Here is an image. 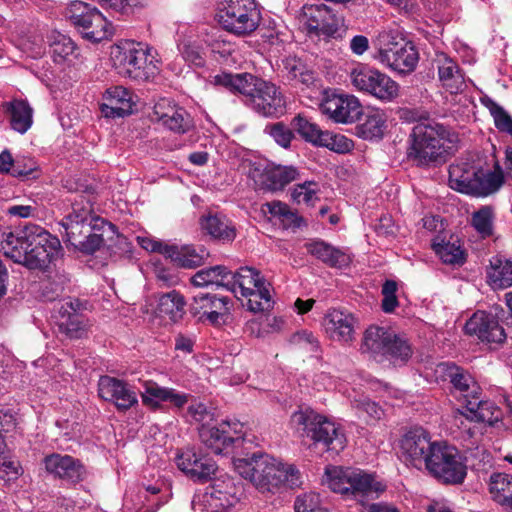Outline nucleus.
Wrapping results in <instances>:
<instances>
[{
    "label": "nucleus",
    "mask_w": 512,
    "mask_h": 512,
    "mask_svg": "<svg viewBox=\"0 0 512 512\" xmlns=\"http://www.w3.org/2000/svg\"><path fill=\"white\" fill-rule=\"evenodd\" d=\"M59 225L64 242L75 250L92 254L116 234L115 226L93 212L90 195H76L71 210Z\"/></svg>",
    "instance_id": "obj_1"
},
{
    "label": "nucleus",
    "mask_w": 512,
    "mask_h": 512,
    "mask_svg": "<svg viewBox=\"0 0 512 512\" xmlns=\"http://www.w3.org/2000/svg\"><path fill=\"white\" fill-rule=\"evenodd\" d=\"M0 250L15 263L30 269H46L62 255L60 240L37 224L2 233Z\"/></svg>",
    "instance_id": "obj_2"
},
{
    "label": "nucleus",
    "mask_w": 512,
    "mask_h": 512,
    "mask_svg": "<svg viewBox=\"0 0 512 512\" xmlns=\"http://www.w3.org/2000/svg\"><path fill=\"white\" fill-rule=\"evenodd\" d=\"M234 470L265 496L282 494L302 485V475L293 464L268 454L232 457Z\"/></svg>",
    "instance_id": "obj_3"
},
{
    "label": "nucleus",
    "mask_w": 512,
    "mask_h": 512,
    "mask_svg": "<svg viewBox=\"0 0 512 512\" xmlns=\"http://www.w3.org/2000/svg\"><path fill=\"white\" fill-rule=\"evenodd\" d=\"M215 84L242 95L243 103L263 117H280L286 102L280 90L270 82L249 73H220Z\"/></svg>",
    "instance_id": "obj_4"
},
{
    "label": "nucleus",
    "mask_w": 512,
    "mask_h": 512,
    "mask_svg": "<svg viewBox=\"0 0 512 512\" xmlns=\"http://www.w3.org/2000/svg\"><path fill=\"white\" fill-rule=\"evenodd\" d=\"M110 57L118 74L131 79L148 80L160 70L156 51L141 42L120 41L111 47Z\"/></svg>",
    "instance_id": "obj_5"
},
{
    "label": "nucleus",
    "mask_w": 512,
    "mask_h": 512,
    "mask_svg": "<svg viewBox=\"0 0 512 512\" xmlns=\"http://www.w3.org/2000/svg\"><path fill=\"white\" fill-rule=\"evenodd\" d=\"M457 137L439 123H418L410 134L408 158L417 165H429L453 149Z\"/></svg>",
    "instance_id": "obj_6"
},
{
    "label": "nucleus",
    "mask_w": 512,
    "mask_h": 512,
    "mask_svg": "<svg viewBox=\"0 0 512 512\" xmlns=\"http://www.w3.org/2000/svg\"><path fill=\"white\" fill-rule=\"evenodd\" d=\"M503 182L501 170H484L474 162L460 160L449 167L450 188L463 194L486 197L497 192Z\"/></svg>",
    "instance_id": "obj_7"
},
{
    "label": "nucleus",
    "mask_w": 512,
    "mask_h": 512,
    "mask_svg": "<svg viewBox=\"0 0 512 512\" xmlns=\"http://www.w3.org/2000/svg\"><path fill=\"white\" fill-rule=\"evenodd\" d=\"M373 58L384 67L399 74H409L415 70L419 54L415 45L395 29H385L374 42Z\"/></svg>",
    "instance_id": "obj_8"
},
{
    "label": "nucleus",
    "mask_w": 512,
    "mask_h": 512,
    "mask_svg": "<svg viewBox=\"0 0 512 512\" xmlns=\"http://www.w3.org/2000/svg\"><path fill=\"white\" fill-rule=\"evenodd\" d=\"M227 290L237 298L247 299L246 306L251 312L268 311L274 306L271 283L253 267H241L234 273L229 271Z\"/></svg>",
    "instance_id": "obj_9"
},
{
    "label": "nucleus",
    "mask_w": 512,
    "mask_h": 512,
    "mask_svg": "<svg viewBox=\"0 0 512 512\" xmlns=\"http://www.w3.org/2000/svg\"><path fill=\"white\" fill-rule=\"evenodd\" d=\"M290 425L315 444L324 445L328 451L338 454L346 446V437L339 425L311 408L299 409L292 413Z\"/></svg>",
    "instance_id": "obj_10"
},
{
    "label": "nucleus",
    "mask_w": 512,
    "mask_h": 512,
    "mask_svg": "<svg viewBox=\"0 0 512 512\" xmlns=\"http://www.w3.org/2000/svg\"><path fill=\"white\" fill-rule=\"evenodd\" d=\"M323 482L335 493L351 496L359 501L377 498L386 486L360 469L328 466Z\"/></svg>",
    "instance_id": "obj_11"
},
{
    "label": "nucleus",
    "mask_w": 512,
    "mask_h": 512,
    "mask_svg": "<svg viewBox=\"0 0 512 512\" xmlns=\"http://www.w3.org/2000/svg\"><path fill=\"white\" fill-rule=\"evenodd\" d=\"M353 88L382 103L394 102L400 95V85L385 72L368 64L356 63L349 71Z\"/></svg>",
    "instance_id": "obj_12"
},
{
    "label": "nucleus",
    "mask_w": 512,
    "mask_h": 512,
    "mask_svg": "<svg viewBox=\"0 0 512 512\" xmlns=\"http://www.w3.org/2000/svg\"><path fill=\"white\" fill-rule=\"evenodd\" d=\"M362 350L374 357H386L394 365L406 363L412 354L406 340L398 337L390 328L377 325H372L365 331Z\"/></svg>",
    "instance_id": "obj_13"
},
{
    "label": "nucleus",
    "mask_w": 512,
    "mask_h": 512,
    "mask_svg": "<svg viewBox=\"0 0 512 512\" xmlns=\"http://www.w3.org/2000/svg\"><path fill=\"white\" fill-rule=\"evenodd\" d=\"M218 22L227 32L236 36H248L261 20V13L254 0H224L218 14Z\"/></svg>",
    "instance_id": "obj_14"
},
{
    "label": "nucleus",
    "mask_w": 512,
    "mask_h": 512,
    "mask_svg": "<svg viewBox=\"0 0 512 512\" xmlns=\"http://www.w3.org/2000/svg\"><path fill=\"white\" fill-rule=\"evenodd\" d=\"M423 468L444 483L459 484L466 476V465L459 451L445 441L434 443Z\"/></svg>",
    "instance_id": "obj_15"
},
{
    "label": "nucleus",
    "mask_w": 512,
    "mask_h": 512,
    "mask_svg": "<svg viewBox=\"0 0 512 512\" xmlns=\"http://www.w3.org/2000/svg\"><path fill=\"white\" fill-rule=\"evenodd\" d=\"M199 435L204 445L215 454H234L246 442L245 427L239 421H223L218 426L202 424Z\"/></svg>",
    "instance_id": "obj_16"
},
{
    "label": "nucleus",
    "mask_w": 512,
    "mask_h": 512,
    "mask_svg": "<svg viewBox=\"0 0 512 512\" xmlns=\"http://www.w3.org/2000/svg\"><path fill=\"white\" fill-rule=\"evenodd\" d=\"M239 490L229 477L217 479L205 493L193 499V509L196 512H228L239 502Z\"/></svg>",
    "instance_id": "obj_17"
},
{
    "label": "nucleus",
    "mask_w": 512,
    "mask_h": 512,
    "mask_svg": "<svg viewBox=\"0 0 512 512\" xmlns=\"http://www.w3.org/2000/svg\"><path fill=\"white\" fill-rule=\"evenodd\" d=\"M499 312H502L499 307L477 310L465 324L466 334L475 336L481 342L490 345L503 343L506 339V333L500 324Z\"/></svg>",
    "instance_id": "obj_18"
},
{
    "label": "nucleus",
    "mask_w": 512,
    "mask_h": 512,
    "mask_svg": "<svg viewBox=\"0 0 512 512\" xmlns=\"http://www.w3.org/2000/svg\"><path fill=\"white\" fill-rule=\"evenodd\" d=\"M436 443L423 427L407 430L399 439V453L403 461L414 468L422 469L432 446Z\"/></svg>",
    "instance_id": "obj_19"
},
{
    "label": "nucleus",
    "mask_w": 512,
    "mask_h": 512,
    "mask_svg": "<svg viewBox=\"0 0 512 512\" xmlns=\"http://www.w3.org/2000/svg\"><path fill=\"white\" fill-rule=\"evenodd\" d=\"M320 110L335 123L352 124L363 114L360 100L345 93L326 94L320 104Z\"/></svg>",
    "instance_id": "obj_20"
},
{
    "label": "nucleus",
    "mask_w": 512,
    "mask_h": 512,
    "mask_svg": "<svg viewBox=\"0 0 512 512\" xmlns=\"http://www.w3.org/2000/svg\"><path fill=\"white\" fill-rule=\"evenodd\" d=\"M177 468L194 482L204 483L212 479L217 472L215 462L196 452L194 448L181 450L176 454Z\"/></svg>",
    "instance_id": "obj_21"
},
{
    "label": "nucleus",
    "mask_w": 512,
    "mask_h": 512,
    "mask_svg": "<svg viewBox=\"0 0 512 512\" xmlns=\"http://www.w3.org/2000/svg\"><path fill=\"white\" fill-rule=\"evenodd\" d=\"M229 299L209 293H198L193 296L190 304L191 313L200 321H208L212 325L225 322L230 311Z\"/></svg>",
    "instance_id": "obj_22"
},
{
    "label": "nucleus",
    "mask_w": 512,
    "mask_h": 512,
    "mask_svg": "<svg viewBox=\"0 0 512 512\" xmlns=\"http://www.w3.org/2000/svg\"><path fill=\"white\" fill-rule=\"evenodd\" d=\"M45 470L68 484H76L85 479L83 464L70 455L53 453L44 458Z\"/></svg>",
    "instance_id": "obj_23"
},
{
    "label": "nucleus",
    "mask_w": 512,
    "mask_h": 512,
    "mask_svg": "<svg viewBox=\"0 0 512 512\" xmlns=\"http://www.w3.org/2000/svg\"><path fill=\"white\" fill-rule=\"evenodd\" d=\"M141 399L146 407L153 410L159 409L164 402H169L178 409L189 403L188 394L173 388L160 386L151 380L144 381Z\"/></svg>",
    "instance_id": "obj_24"
},
{
    "label": "nucleus",
    "mask_w": 512,
    "mask_h": 512,
    "mask_svg": "<svg viewBox=\"0 0 512 512\" xmlns=\"http://www.w3.org/2000/svg\"><path fill=\"white\" fill-rule=\"evenodd\" d=\"M327 378V376H325ZM329 383L324 385L325 389H337L345 395L351 404V407L356 410L359 417L367 416L371 420H379L383 415L382 408L375 402L371 401L363 392L357 390L354 386L346 381L333 382L328 377Z\"/></svg>",
    "instance_id": "obj_25"
},
{
    "label": "nucleus",
    "mask_w": 512,
    "mask_h": 512,
    "mask_svg": "<svg viewBox=\"0 0 512 512\" xmlns=\"http://www.w3.org/2000/svg\"><path fill=\"white\" fill-rule=\"evenodd\" d=\"M462 416L471 422L496 426L503 419L501 409L491 400H480L479 392L474 393L465 400V405L459 411Z\"/></svg>",
    "instance_id": "obj_26"
},
{
    "label": "nucleus",
    "mask_w": 512,
    "mask_h": 512,
    "mask_svg": "<svg viewBox=\"0 0 512 512\" xmlns=\"http://www.w3.org/2000/svg\"><path fill=\"white\" fill-rule=\"evenodd\" d=\"M323 328L327 336L337 342L349 343L354 339L356 320L353 314L331 309L323 318Z\"/></svg>",
    "instance_id": "obj_27"
},
{
    "label": "nucleus",
    "mask_w": 512,
    "mask_h": 512,
    "mask_svg": "<svg viewBox=\"0 0 512 512\" xmlns=\"http://www.w3.org/2000/svg\"><path fill=\"white\" fill-rule=\"evenodd\" d=\"M98 393L102 399L113 402L118 409L127 410L138 403L135 391L122 380L110 376L99 379Z\"/></svg>",
    "instance_id": "obj_28"
},
{
    "label": "nucleus",
    "mask_w": 512,
    "mask_h": 512,
    "mask_svg": "<svg viewBox=\"0 0 512 512\" xmlns=\"http://www.w3.org/2000/svg\"><path fill=\"white\" fill-rule=\"evenodd\" d=\"M134 105L133 95L128 89L114 86L105 91L100 109L104 117L117 118L131 114Z\"/></svg>",
    "instance_id": "obj_29"
},
{
    "label": "nucleus",
    "mask_w": 512,
    "mask_h": 512,
    "mask_svg": "<svg viewBox=\"0 0 512 512\" xmlns=\"http://www.w3.org/2000/svg\"><path fill=\"white\" fill-rule=\"evenodd\" d=\"M80 302L78 300H65L59 308V328L70 338L83 337L90 326L88 320L79 313Z\"/></svg>",
    "instance_id": "obj_30"
},
{
    "label": "nucleus",
    "mask_w": 512,
    "mask_h": 512,
    "mask_svg": "<svg viewBox=\"0 0 512 512\" xmlns=\"http://www.w3.org/2000/svg\"><path fill=\"white\" fill-rule=\"evenodd\" d=\"M178 50L183 59L195 66L204 64L202 53L206 47L203 38L204 32H198L193 28L185 27L178 34Z\"/></svg>",
    "instance_id": "obj_31"
},
{
    "label": "nucleus",
    "mask_w": 512,
    "mask_h": 512,
    "mask_svg": "<svg viewBox=\"0 0 512 512\" xmlns=\"http://www.w3.org/2000/svg\"><path fill=\"white\" fill-rule=\"evenodd\" d=\"M438 78L442 87L451 94H458L464 91L466 82L464 74L457 63L446 54H440L436 59Z\"/></svg>",
    "instance_id": "obj_32"
},
{
    "label": "nucleus",
    "mask_w": 512,
    "mask_h": 512,
    "mask_svg": "<svg viewBox=\"0 0 512 512\" xmlns=\"http://www.w3.org/2000/svg\"><path fill=\"white\" fill-rule=\"evenodd\" d=\"M431 247L445 264L461 265L464 263V250L459 239L453 235L447 233L436 234L431 240Z\"/></svg>",
    "instance_id": "obj_33"
},
{
    "label": "nucleus",
    "mask_w": 512,
    "mask_h": 512,
    "mask_svg": "<svg viewBox=\"0 0 512 512\" xmlns=\"http://www.w3.org/2000/svg\"><path fill=\"white\" fill-rule=\"evenodd\" d=\"M435 373L437 377L443 380L448 379L457 390L466 393V399L469 398V391L471 396L474 393H478L479 387L476 385L473 378L461 367L452 362H441L437 364Z\"/></svg>",
    "instance_id": "obj_34"
},
{
    "label": "nucleus",
    "mask_w": 512,
    "mask_h": 512,
    "mask_svg": "<svg viewBox=\"0 0 512 512\" xmlns=\"http://www.w3.org/2000/svg\"><path fill=\"white\" fill-rule=\"evenodd\" d=\"M155 302L156 308L153 313L156 317L169 320L171 322H177L182 319L185 314V298L176 290L159 294L156 297Z\"/></svg>",
    "instance_id": "obj_35"
},
{
    "label": "nucleus",
    "mask_w": 512,
    "mask_h": 512,
    "mask_svg": "<svg viewBox=\"0 0 512 512\" xmlns=\"http://www.w3.org/2000/svg\"><path fill=\"white\" fill-rule=\"evenodd\" d=\"M50 53L53 61L60 65L74 66L78 62L79 49L73 40L59 32L49 36Z\"/></svg>",
    "instance_id": "obj_36"
},
{
    "label": "nucleus",
    "mask_w": 512,
    "mask_h": 512,
    "mask_svg": "<svg viewBox=\"0 0 512 512\" xmlns=\"http://www.w3.org/2000/svg\"><path fill=\"white\" fill-rule=\"evenodd\" d=\"M386 122L387 116L382 109H370L364 114L362 122L355 127V133L364 140H380L384 136Z\"/></svg>",
    "instance_id": "obj_37"
},
{
    "label": "nucleus",
    "mask_w": 512,
    "mask_h": 512,
    "mask_svg": "<svg viewBox=\"0 0 512 512\" xmlns=\"http://www.w3.org/2000/svg\"><path fill=\"white\" fill-rule=\"evenodd\" d=\"M298 177L299 171L294 166H268L261 175L260 185L271 191L282 190Z\"/></svg>",
    "instance_id": "obj_38"
},
{
    "label": "nucleus",
    "mask_w": 512,
    "mask_h": 512,
    "mask_svg": "<svg viewBox=\"0 0 512 512\" xmlns=\"http://www.w3.org/2000/svg\"><path fill=\"white\" fill-rule=\"evenodd\" d=\"M307 251L332 267H346L351 261V257L346 252L337 249L324 241H313L306 245Z\"/></svg>",
    "instance_id": "obj_39"
},
{
    "label": "nucleus",
    "mask_w": 512,
    "mask_h": 512,
    "mask_svg": "<svg viewBox=\"0 0 512 512\" xmlns=\"http://www.w3.org/2000/svg\"><path fill=\"white\" fill-rule=\"evenodd\" d=\"M487 282L493 289H505L512 286V260L495 256L486 270Z\"/></svg>",
    "instance_id": "obj_40"
},
{
    "label": "nucleus",
    "mask_w": 512,
    "mask_h": 512,
    "mask_svg": "<svg viewBox=\"0 0 512 512\" xmlns=\"http://www.w3.org/2000/svg\"><path fill=\"white\" fill-rule=\"evenodd\" d=\"M6 111L10 116V124L14 131L24 134L33 123V110L25 100L15 99L6 103Z\"/></svg>",
    "instance_id": "obj_41"
},
{
    "label": "nucleus",
    "mask_w": 512,
    "mask_h": 512,
    "mask_svg": "<svg viewBox=\"0 0 512 512\" xmlns=\"http://www.w3.org/2000/svg\"><path fill=\"white\" fill-rule=\"evenodd\" d=\"M488 485L489 493L495 502L512 508V475L493 473Z\"/></svg>",
    "instance_id": "obj_42"
},
{
    "label": "nucleus",
    "mask_w": 512,
    "mask_h": 512,
    "mask_svg": "<svg viewBox=\"0 0 512 512\" xmlns=\"http://www.w3.org/2000/svg\"><path fill=\"white\" fill-rule=\"evenodd\" d=\"M164 256L182 268H196L203 262L204 256L191 246L172 245L164 250Z\"/></svg>",
    "instance_id": "obj_43"
},
{
    "label": "nucleus",
    "mask_w": 512,
    "mask_h": 512,
    "mask_svg": "<svg viewBox=\"0 0 512 512\" xmlns=\"http://www.w3.org/2000/svg\"><path fill=\"white\" fill-rule=\"evenodd\" d=\"M229 280V270L227 267L217 265L214 267L202 269L198 271L191 279V282L196 287H206L215 285L223 287L227 290Z\"/></svg>",
    "instance_id": "obj_44"
},
{
    "label": "nucleus",
    "mask_w": 512,
    "mask_h": 512,
    "mask_svg": "<svg viewBox=\"0 0 512 512\" xmlns=\"http://www.w3.org/2000/svg\"><path fill=\"white\" fill-rule=\"evenodd\" d=\"M201 227L213 238L231 241L235 238V228L224 216H207L201 220Z\"/></svg>",
    "instance_id": "obj_45"
},
{
    "label": "nucleus",
    "mask_w": 512,
    "mask_h": 512,
    "mask_svg": "<svg viewBox=\"0 0 512 512\" xmlns=\"http://www.w3.org/2000/svg\"><path fill=\"white\" fill-rule=\"evenodd\" d=\"M84 38L92 42H100L112 35V25L98 10L93 12L91 20L80 30Z\"/></svg>",
    "instance_id": "obj_46"
},
{
    "label": "nucleus",
    "mask_w": 512,
    "mask_h": 512,
    "mask_svg": "<svg viewBox=\"0 0 512 512\" xmlns=\"http://www.w3.org/2000/svg\"><path fill=\"white\" fill-rule=\"evenodd\" d=\"M495 212L491 206H482L471 215V226L481 236L488 238L493 235Z\"/></svg>",
    "instance_id": "obj_47"
},
{
    "label": "nucleus",
    "mask_w": 512,
    "mask_h": 512,
    "mask_svg": "<svg viewBox=\"0 0 512 512\" xmlns=\"http://www.w3.org/2000/svg\"><path fill=\"white\" fill-rule=\"evenodd\" d=\"M328 9L329 7L324 4H306L301 9L299 21L310 33L317 34Z\"/></svg>",
    "instance_id": "obj_48"
},
{
    "label": "nucleus",
    "mask_w": 512,
    "mask_h": 512,
    "mask_svg": "<svg viewBox=\"0 0 512 512\" xmlns=\"http://www.w3.org/2000/svg\"><path fill=\"white\" fill-rule=\"evenodd\" d=\"M292 126L306 142L318 147L324 130H321L316 123L310 121L303 115H297L292 120Z\"/></svg>",
    "instance_id": "obj_49"
},
{
    "label": "nucleus",
    "mask_w": 512,
    "mask_h": 512,
    "mask_svg": "<svg viewBox=\"0 0 512 512\" xmlns=\"http://www.w3.org/2000/svg\"><path fill=\"white\" fill-rule=\"evenodd\" d=\"M97 11L96 7L82 1H73L66 9V17L80 31L91 20L92 13Z\"/></svg>",
    "instance_id": "obj_50"
},
{
    "label": "nucleus",
    "mask_w": 512,
    "mask_h": 512,
    "mask_svg": "<svg viewBox=\"0 0 512 512\" xmlns=\"http://www.w3.org/2000/svg\"><path fill=\"white\" fill-rule=\"evenodd\" d=\"M203 41L206 47L210 48L213 53H217L222 57L229 56L233 53L235 47L225 35L218 29H212L210 32H204Z\"/></svg>",
    "instance_id": "obj_51"
},
{
    "label": "nucleus",
    "mask_w": 512,
    "mask_h": 512,
    "mask_svg": "<svg viewBox=\"0 0 512 512\" xmlns=\"http://www.w3.org/2000/svg\"><path fill=\"white\" fill-rule=\"evenodd\" d=\"M320 186L314 181H305L291 191V198L297 204L314 205L319 200Z\"/></svg>",
    "instance_id": "obj_52"
},
{
    "label": "nucleus",
    "mask_w": 512,
    "mask_h": 512,
    "mask_svg": "<svg viewBox=\"0 0 512 512\" xmlns=\"http://www.w3.org/2000/svg\"><path fill=\"white\" fill-rule=\"evenodd\" d=\"M264 213L270 214L272 217L279 219L284 226H298L299 218L295 212H293L289 206L280 201H273L265 203L262 206Z\"/></svg>",
    "instance_id": "obj_53"
},
{
    "label": "nucleus",
    "mask_w": 512,
    "mask_h": 512,
    "mask_svg": "<svg viewBox=\"0 0 512 512\" xmlns=\"http://www.w3.org/2000/svg\"><path fill=\"white\" fill-rule=\"evenodd\" d=\"M37 202L33 199H16L5 208V214L10 218L28 219L38 216Z\"/></svg>",
    "instance_id": "obj_54"
},
{
    "label": "nucleus",
    "mask_w": 512,
    "mask_h": 512,
    "mask_svg": "<svg viewBox=\"0 0 512 512\" xmlns=\"http://www.w3.org/2000/svg\"><path fill=\"white\" fill-rule=\"evenodd\" d=\"M318 147L327 148L338 154H345L353 149L354 143L345 135L324 131V134L318 143Z\"/></svg>",
    "instance_id": "obj_55"
},
{
    "label": "nucleus",
    "mask_w": 512,
    "mask_h": 512,
    "mask_svg": "<svg viewBox=\"0 0 512 512\" xmlns=\"http://www.w3.org/2000/svg\"><path fill=\"white\" fill-rule=\"evenodd\" d=\"M161 123L169 130L178 134H184L192 127V120L189 114L184 108L178 106Z\"/></svg>",
    "instance_id": "obj_56"
},
{
    "label": "nucleus",
    "mask_w": 512,
    "mask_h": 512,
    "mask_svg": "<svg viewBox=\"0 0 512 512\" xmlns=\"http://www.w3.org/2000/svg\"><path fill=\"white\" fill-rule=\"evenodd\" d=\"M482 103L489 109L497 129L512 135V118L507 112L489 97H483Z\"/></svg>",
    "instance_id": "obj_57"
},
{
    "label": "nucleus",
    "mask_w": 512,
    "mask_h": 512,
    "mask_svg": "<svg viewBox=\"0 0 512 512\" xmlns=\"http://www.w3.org/2000/svg\"><path fill=\"white\" fill-rule=\"evenodd\" d=\"M264 132L269 135L276 144L284 149H288L294 139V133L283 122L271 123L265 126Z\"/></svg>",
    "instance_id": "obj_58"
},
{
    "label": "nucleus",
    "mask_w": 512,
    "mask_h": 512,
    "mask_svg": "<svg viewBox=\"0 0 512 512\" xmlns=\"http://www.w3.org/2000/svg\"><path fill=\"white\" fill-rule=\"evenodd\" d=\"M261 38L262 42L267 45L270 50L280 52L283 44L288 41V33L286 29L274 27L266 29L262 33Z\"/></svg>",
    "instance_id": "obj_59"
},
{
    "label": "nucleus",
    "mask_w": 512,
    "mask_h": 512,
    "mask_svg": "<svg viewBox=\"0 0 512 512\" xmlns=\"http://www.w3.org/2000/svg\"><path fill=\"white\" fill-rule=\"evenodd\" d=\"M285 69L288 71L292 79L309 86L314 81V74L308 71L300 60L288 59L285 63Z\"/></svg>",
    "instance_id": "obj_60"
},
{
    "label": "nucleus",
    "mask_w": 512,
    "mask_h": 512,
    "mask_svg": "<svg viewBox=\"0 0 512 512\" xmlns=\"http://www.w3.org/2000/svg\"><path fill=\"white\" fill-rule=\"evenodd\" d=\"M398 285L394 280H386L382 285V310L385 313H391L398 306L397 293Z\"/></svg>",
    "instance_id": "obj_61"
},
{
    "label": "nucleus",
    "mask_w": 512,
    "mask_h": 512,
    "mask_svg": "<svg viewBox=\"0 0 512 512\" xmlns=\"http://www.w3.org/2000/svg\"><path fill=\"white\" fill-rule=\"evenodd\" d=\"M295 512H322L320 498L317 493H304L299 495L294 504Z\"/></svg>",
    "instance_id": "obj_62"
},
{
    "label": "nucleus",
    "mask_w": 512,
    "mask_h": 512,
    "mask_svg": "<svg viewBox=\"0 0 512 512\" xmlns=\"http://www.w3.org/2000/svg\"><path fill=\"white\" fill-rule=\"evenodd\" d=\"M342 26L343 19L333 13V11L329 8L327 10V15L323 17V22L320 24L316 35L334 37Z\"/></svg>",
    "instance_id": "obj_63"
},
{
    "label": "nucleus",
    "mask_w": 512,
    "mask_h": 512,
    "mask_svg": "<svg viewBox=\"0 0 512 512\" xmlns=\"http://www.w3.org/2000/svg\"><path fill=\"white\" fill-rule=\"evenodd\" d=\"M6 454L0 460V478L6 481L16 480L22 474V467L18 461L8 458Z\"/></svg>",
    "instance_id": "obj_64"
}]
</instances>
